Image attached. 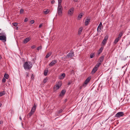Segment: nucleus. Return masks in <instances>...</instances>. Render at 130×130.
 Segmentation results:
<instances>
[{"mask_svg":"<svg viewBox=\"0 0 130 130\" xmlns=\"http://www.w3.org/2000/svg\"><path fill=\"white\" fill-rule=\"evenodd\" d=\"M32 66L31 63L30 62H26L24 64V67L25 69L29 70L32 68Z\"/></svg>","mask_w":130,"mask_h":130,"instance_id":"f257e3e1","label":"nucleus"},{"mask_svg":"<svg viewBox=\"0 0 130 130\" xmlns=\"http://www.w3.org/2000/svg\"><path fill=\"white\" fill-rule=\"evenodd\" d=\"M63 7L61 5H58L57 13L58 15L59 16L62 15Z\"/></svg>","mask_w":130,"mask_h":130,"instance_id":"f03ea898","label":"nucleus"},{"mask_svg":"<svg viewBox=\"0 0 130 130\" xmlns=\"http://www.w3.org/2000/svg\"><path fill=\"white\" fill-rule=\"evenodd\" d=\"M62 82L61 81L59 82L57 84H56L54 86V88L56 90H57L61 86Z\"/></svg>","mask_w":130,"mask_h":130,"instance_id":"7ed1b4c3","label":"nucleus"},{"mask_svg":"<svg viewBox=\"0 0 130 130\" xmlns=\"http://www.w3.org/2000/svg\"><path fill=\"white\" fill-rule=\"evenodd\" d=\"M74 8L72 7L70 8L68 11V14L70 15H72L74 12Z\"/></svg>","mask_w":130,"mask_h":130,"instance_id":"20e7f679","label":"nucleus"},{"mask_svg":"<svg viewBox=\"0 0 130 130\" xmlns=\"http://www.w3.org/2000/svg\"><path fill=\"white\" fill-rule=\"evenodd\" d=\"M124 115V113L122 112H118L115 115V117L120 118Z\"/></svg>","mask_w":130,"mask_h":130,"instance_id":"39448f33","label":"nucleus"},{"mask_svg":"<svg viewBox=\"0 0 130 130\" xmlns=\"http://www.w3.org/2000/svg\"><path fill=\"white\" fill-rule=\"evenodd\" d=\"M74 52L72 51H71L67 55V57L68 58H71L73 56Z\"/></svg>","mask_w":130,"mask_h":130,"instance_id":"423d86ee","label":"nucleus"},{"mask_svg":"<svg viewBox=\"0 0 130 130\" xmlns=\"http://www.w3.org/2000/svg\"><path fill=\"white\" fill-rule=\"evenodd\" d=\"M57 62V60H53L49 64V65L50 66H52L54 65Z\"/></svg>","mask_w":130,"mask_h":130,"instance_id":"0eeeda50","label":"nucleus"},{"mask_svg":"<svg viewBox=\"0 0 130 130\" xmlns=\"http://www.w3.org/2000/svg\"><path fill=\"white\" fill-rule=\"evenodd\" d=\"M0 40L4 41L5 42L6 40V35L0 36Z\"/></svg>","mask_w":130,"mask_h":130,"instance_id":"6e6552de","label":"nucleus"},{"mask_svg":"<svg viewBox=\"0 0 130 130\" xmlns=\"http://www.w3.org/2000/svg\"><path fill=\"white\" fill-rule=\"evenodd\" d=\"M108 37L107 36H105L104 39L103 40L102 42V43L103 45H105L106 44V42L107 40L108 39Z\"/></svg>","mask_w":130,"mask_h":130,"instance_id":"1a4fd4ad","label":"nucleus"},{"mask_svg":"<svg viewBox=\"0 0 130 130\" xmlns=\"http://www.w3.org/2000/svg\"><path fill=\"white\" fill-rule=\"evenodd\" d=\"M104 57V55H102V56L101 57L99 60V63H100L101 64V63L103 62V59Z\"/></svg>","mask_w":130,"mask_h":130,"instance_id":"9d476101","label":"nucleus"},{"mask_svg":"<svg viewBox=\"0 0 130 130\" xmlns=\"http://www.w3.org/2000/svg\"><path fill=\"white\" fill-rule=\"evenodd\" d=\"M90 19H86L85 21V25L86 26L88 25L90 22Z\"/></svg>","mask_w":130,"mask_h":130,"instance_id":"9b49d317","label":"nucleus"},{"mask_svg":"<svg viewBox=\"0 0 130 130\" xmlns=\"http://www.w3.org/2000/svg\"><path fill=\"white\" fill-rule=\"evenodd\" d=\"M30 39L31 38L30 37H27L24 40L23 42L25 43H26L29 41Z\"/></svg>","mask_w":130,"mask_h":130,"instance_id":"f8f14e48","label":"nucleus"},{"mask_svg":"<svg viewBox=\"0 0 130 130\" xmlns=\"http://www.w3.org/2000/svg\"><path fill=\"white\" fill-rule=\"evenodd\" d=\"M90 79L91 78L90 77H88L85 81V83L84 84V85L85 84L87 85L90 81Z\"/></svg>","mask_w":130,"mask_h":130,"instance_id":"ddd939ff","label":"nucleus"},{"mask_svg":"<svg viewBox=\"0 0 130 130\" xmlns=\"http://www.w3.org/2000/svg\"><path fill=\"white\" fill-rule=\"evenodd\" d=\"M97 70L98 69L96 68V67H94L91 71V73L92 74H93L95 73Z\"/></svg>","mask_w":130,"mask_h":130,"instance_id":"4468645a","label":"nucleus"},{"mask_svg":"<svg viewBox=\"0 0 130 130\" xmlns=\"http://www.w3.org/2000/svg\"><path fill=\"white\" fill-rule=\"evenodd\" d=\"M34 112V111H32V110H31L29 113L28 114V117H30L32 115Z\"/></svg>","mask_w":130,"mask_h":130,"instance_id":"2eb2a0df","label":"nucleus"},{"mask_svg":"<svg viewBox=\"0 0 130 130\" xmlns=\"http://www.w3.org/2000/svg\"><path fill=\"white\" fill-rule=\"evenodd\" d=\"M66 92V91L65 90H62L61 91V93L60 94L59 96H62V95H64L65 94Z\"/></svg>","mask_w":130,"mask_h":130,"instance_id":"dca6fc26","label":"nucleus"},{"mask_svg":"<svg viewBox=\"0 0 130 130\" xmlns=\"http://www.w3.org/2000/svg\"><path fill=\"white\" fill-rule=\"evenodd\" d=\"M102 26V23L101 22L99 24V25L98 26V28H97V31H98L99 29H100V30H101V26Z\"/></svg>","mask_w":130,"mask_h":130,"instance_id":"f3484780","label":"nucleus"},{"mask_svg":"<svg viewBox=\"0 0 130 130\" xmlns=\"http://www.w3.org/2000/svg\"><path fill=\"white\" fill-rule=\"evenodd\" d=\"M83 14L82 13H80L79 14L78 16V20H80V19L82 17Z\"/></svg>","mask_w":130,"mask_h":130,"instance_id":"a211bd4d","label":"nucleus"},{"mask_svg":"<svg viewBox=\"0 0 130 130\" xmlns=\"http://www.w3.org/2000/svg\"><path fill=\"white\" fill-rule=\"evenodd\" d=\"M36 106L35 105V104H34V105H33V107L32 108V109L31 110H32V111H34V112L35 111V110L36 109Z\"/></svg>","mask_w":130,"mask_h":130,"instance_id":"6ab92c4d","label":"nucleus"},{"mask_svg":"<svg viewBox=\"0 0 130 130\" xmlns=\"http://www.w3.org/2000/svg\"><path fill=\"white\" fill-rule=\"evenodd\" d=\"M65 76V74L64 73L61 74L60 77V79H63Z\"/></svg>","mask_w":130,"mask_h":130,"instance_id":"aec40b11","label":"nucleus"},{"mask_svg":"<svg viewBox=\"0 0 130 130\" xmlns=\"http://www.w3.org/2000/svg\"><path fill=\"white\" fill-rule=\"evenodd\" d=\"M118 38H117L114 41V42L113 43L115 44H116L120 40Z\"/></svg>","mask_w":130,"mask_h":130,"instance_id":"412c9836","label":"nucleus"},{"mask_svg":"<svg viewBox=\"0 0 130 130\" xmlns=\"http://www.w3.org/2000/svg\"><path fill=\"white\" fill-rule=\"evenodd\" d=\"M123 34V33L122 32H120L118 35V37L117 38L120 39H121V36H122Z\"/></svg>","mask_w":130,"mask_h":130,"instance_id":"4be33fe9","label":"nucleus"},{"mask_svg":"<svg viewBox=\"0 0 130 130\" xmlns=\"http://www.w3.org/2000/svg\"><path fill=\"white\" fill-rule=\"evenodd\" d=\"M52 54V53L51 52H50L47 53L45 57L46 58H48L49 57H50Z\"/></svg>","mask_w":130,"mask_h":130,"instance_id":"5701e85b","label":"nucleus"},{"mask_svg":"<svg viewBox=\"0 0 130 130\" xmlns=\"http://www.w3.org/2000/svg\"><path fill=\"white\" fill-rule=\"evenodd\" d=\"M83 30V29L82 28H80L79 29L78 32V34L80 35L81 34V32H82Z\"/></svg>","mask_w":130,"mask_h":130,"instance_id":"b1692460","label":"nucleus"},{"mask_svg":"<svg viewBox=\"0 0 130 130\" xmlns=\"http://www.w3.org/2000/svg\"><path fill=\"white\" fill-rule=\"evenodd\" d=\"M44 12V14H47L49 12V10L48 9H47L45 11H43Z\"/></svg>","mask_w":130,"mask_h":130,"instance_id":"393cba45","label":"nucleus"},{"mask_svg":"<svg viewBox=\"0 0 130 130\" xmlns=\"http://www.w3.org/2000/svg\"><path fill=\"white\" fill-rule=\"evenodd\" d=\"M101 64L100 63H99L98 62V63H97L95 65V67H96V68L97 69L100 66V65Z\"/></svg>","mask_w":130,"mask_h":130,"instance_id":"a878e982","label":"nucleus"},{"mask_svg":"<svg viewBox=\"0 0 130 130\" xmlns=\"http://www.w3.org/2000/svg\"><path fill=\"white\" fill-rule=\"evenodd\" d=\"M95 56V54L94 53H91L90 55V57L91 58H92Z\"/></svg>","mask_w":130,"mask_h":130,"instance_id":"bb28decb","label":"nucleus"},{"mask_svg":"<svg viewBox=\"0 0 130 130\" xmlns=\"http://www.w3.org/2000/svg\"><path fill=\"white\" fill-rule=\"evenodd\" d=\"M104 48V47L102 46L101 48L99 50V51L101 53L102 52V51H103V50Z\"/></svg>","mask_w":130,"mask_h":130,"instance_id":"cd10ccee","label":"nucleus"},{"mask_svg":"<svg viewBox=\"0 0 130 130\" xmlns=\"http://www.w3.org/2000/svg\"><path fill=\"white\" fill-rule=\"evenodd\" d=\"M4 76L6 79H7L8 78L9 75L5 73Z\"/></svg>","mask_w":130,"mask_h":130,"instance_id":"c85d7f7f","label":"nucleus"},{"mask_svg":"<svg viewBox=\"0 0 130 130\" xmlns=\"http://www.w3.org/2000/svg\"><path fill=\"white\" fill-rule=\"evenodd\" d=\"M62 1V0H58V5H61V4Z\"/></svg>","mask_w":130,"mask_h":130,"instance_id":"c756f323","label":"nucleus"},{"mask_svg":"<svg viewBox=\"0 0 130 130\" xmlns=\"http://www.w3.org/2000/svg\"><path fill=\"white\" fill-rule=\"evenodd\" d=\"M5 94V92L4 91H3L0 92V96H2L3 95Z\"/></svg>","mask_w":130,"mask_h":130,"instance_id":"7c9ffc66","label":"nucleus"},{"mask_svg":"<svg viewBox=\"0 0 130 130\" xmlns=\"http://www.w3.org/2000/svg\"><path fill=\"white\" fill-rule=\"evenodd\" d=\"M47 72H48L47 70L46 71V70H45L44 71V75L46 76L47 75Z\"/></svg>","mask_w":130,"mask_h":130,"instance_id":"2f4dec72","label":"nucleus"},{"mask_svg":"<svg viewBox=\"0 0 130 130\" xmlns=\"http://www.w3.org/2000/svg\"><path fill=\"white\" fill-rule=\"evenodd\" d=\"M18 24V23H12V25L14 26H16Z\"/></svg>","mask_w":130,"mask_h":130,"instance_id":"473e14b6","label":"nucleus"},{"mask_svg":"<svg viewBox=\"0 0 130 130\" xmlns=\"http://www.w3.org/2000/svg\"><path fill=\"white\" fill-rule=\"evenodd\" d=\"M47 78H46L44 79L43 81V82L44 83H45L47 82Z\"/></svg>","mask_w":130,"mask_h":130,"instance_id":"72a5a7b5","label":"nucleus"},{"mask_svg":"<svg viewBox=\"0 0 130 130\" xmlns=\"http://www.w3.org/2000/svg\"><path fill=\"white\" fill-rule=\"evenodd\" d=\"M63 111V110L62 109L59 110L58 111V114H60Z\"/></svg>","mask_w":130,"mask_h":130,"instance_id":"f704fd0d","label":"nucleus"},{"mask_svg":"<svg viewBox=\"0 0 130 130\" xmlns=\"http://www.w3.org/2000/svg\"><path fill=\"white\" fill-rule=\"evenodd\" d=\"M41 48H42V46H40L37 47V49L39 51L40 50V49H41Z\"/></svg>","mask_w":130,"mask_h":130,"instance_id":"c9c22d12","label":"nucleus"},{"mask_svg":"<svg viewBox=\"0 0 130 130\" xmlns=\"http://www.w3.org/2000/svg\"><path fill=\"white\" fill-rule=\"evenodd\" d=\"M24 10L23 9H21L20 10V13L22 14Z\"/></svg>","mask_w":130,"mask_h":130,"instance_id":"e433bc0d","label":"nucleus"},{"mask_svg":"<svg viewBox=\"0 0 130 130\" xmlns=\"http://www.w3.org/2000/svg\"><path fill=\"white\" fill-rule=\"evenodd\" d=\"M6 80L4 78H3L2 79V82L3 83H4L5 82Z\"/></svg>","mask_w":130,"mask_h":130,"instance_id":"4c0bfd02","label":"nucleus"},{"mask_svg":"<svg viewBox=\"0 0 130 130\" xmlns=\"http://www.w3.org/2000/svg\"><path fill=\"white\" fill-rule=\"evenodd\" d=\"M34 23V20H32L30 21V23L31 24H32Z\"/></svg>","mask_w":130,"mask_h":130,"instance_id":"58836bf2","label":"nucleus"},{"mask_svg":"<svg viewBox=\"0 0 130 130\" xmlns=\"http://www.w3.org/2000/svg\"><path fill=\"white\" fill-rule=\"evenodd\" d=\"M0 35H1L2 36L6 35L4 32H2L0 33Z\"/></svg>","mask_w":130,"mask_h":130,"instance_id":"ea45409f","label":"nucleus"},{"mask_svg":"<svg viewBox=\"0 0 130 130\" xmlns=\"http://www.w3.org/2000/svg\"><path fill=\"white\" fill-rule=\"evenodd\" d=\"M85 85L84 84H83L82 86H81L79 88L80 89H81Z\"/></svg>","mask_w":130,"mask_h":130,"instance_id":"a19ab883","label":"nucleus"},{"mask_svg":"<svg viewBox=\"0 0 130 130\" xmlns=\"http://www.w3.org/2000/svg\"><path fill=\"white\" fill-rule=\"evenodd\" d=\"M36 47V46L35 45H33L31 47V48L32 49H34Z\"/></svg>","mask_w":130,"mask_h":130,"instance_id":"79ce46f5","label":"nucleus"},{"mask_svg":"<svg viewBox=\"0 0 130 130\" xmlns=\"http://www.w3.org/2000/svg\"><path fill=\"white\" fill-rule=\"evenodd\" d=\"M28 20V19L27 18H26L25 20H24V22H27Z\"/></svg>","mask_w":130,"mask_h":130,"instance_id":"37998d69","label":"nucleus"},{"mask_svg":"<svg viewBox=\"0 0 130 130\" xmlns=\"http://www.w3.org/2000/svg\"><path fill=\"white\" fill-rule=\"evenodd\" d=\"M55 1L54 0H53L51 1V3L54 4L55 3Z\"/></svg>","mask_w":130,"mask_h":130,"instance_id":"c03bdc74","label":"nucleus"},{"mask_svg":"<svg viewBox=\"0 0 130 130\" xmlns=\"http://www.w3.org/2000/svg\"><path fill=\"white\" fill-rule=\"evenodd\" d=\"M42 26V24H40L39 26V28H41V26Z\"/></svg>","mask_w":130,"mask_h":130,"instance_id":"a18cd8bd","label":"nucleus"},{"mask_svg":"<svg viewBox=\"0 0 130 130\" xmlns=\"http://www.w3.org/2000/svg\"><path fill=\"white\" fill-rule=\"evenodd\" d=\"M26 77H27V76H28L29 74L28 73H26Z\"/></svg>","mask_w":130,"mask_h":130,"instance_id":"49530a36","label":"nucleus"},{"mask_svg":"<svg viewBox=\"0 0 130 130\" xmlns=\"http://www.w3.org/2000/svg\"><path fill=\"white\" fill-rule=\"evenodd\" d=\"M71 82H68V85H69L71 84Z\"/></svg>","mask_w":130,"mask_h":130,"instance_id":"de8ad7c7","label":"nucleus"},{"mask_svg":"<svg viewBox=\"0 0 130 130\" xmlns=\"http://www.w3.org/2000/svg\"><path fill=\"white\" fill-rule=\"evenodd\" d=\"M101 53V52H99V51H98V55H99Z\"/></svg>","mask_w":130,"mask_h":130,"instance_id":"09e8293b","label":"nucleus"},{"mask_svg":"<svg viewBox=\"0 0 130 130\" xmlns=\"http://www.w3.org/2000/svg\"><path fill=\"white\" fill-rule=\"evenodd\" d=\"M3 123V122L2 121H0V124H2Z\"/></svg>","mask_w":130,"mask_h":130,"instance_id":"8fccbe9b","label":"nucleus"},{"mask_svg":"<svg viewBox=\"0 0 130 130\" xmlns=\"http://www.w3.org/2000/svg\"><path fill=\"white\" fill-rule=\"evenodd\" d=\"M78 0H73L75 2H77Z\"/></svg>","mask_w":130,"mask_h":130,"instance_id":"3c124183","label":"nucleus"},{"mask_svg":"<svg viewBox=\"0 0 130 130\" xmlns=\"http://www.w3.org/2000/svg\"><path fill=\"white\" fill-rule=\"evenodd\" d=\"M16 29H18V27H17L16 28Z\"/></svg>","mask_w":130,"mask_h":130,"instance_id":"603ef678","label":"nucleus"},{"mask_svg":"<svg viewBox=\"0 0 130 130\" xmlns=\"http://www.w3.org/2000/svg\"><path fill=\"white\" fill-rule=\"evenodd\" d=\"M2 104L0 103V107L1 106Z\"/></svg>","mask_w":130,"mask_h":130,"instance_id":"864d4df0","label":"nucleus"},{"mask_svg":"<svg viewBox=\"0 0 130 130\" xmlns=\"http://www.w3.org/2000/svg\"><path fill=\"white\" fill-rule=\"evenodd\" d=\"M20 119H21V117H20Z\"/></svg>","mask_w":130,"mask_h":130,"instance_id":"5fc2aeb1","label":"nucleus"},{"mask_svg":"<svg viewBox=\"0 0 130 130\" xmlns=\"http://www.w3.org/2000/svg\"><path fill=\"white\" fill-rule=\"evenodd\" d=\"M44 0H43V1H44Z\"/></svg>","mask_w":130,"mask_h":130,"instance_id":"6e6d98bb","label":"nucleus"}]
</instances>
